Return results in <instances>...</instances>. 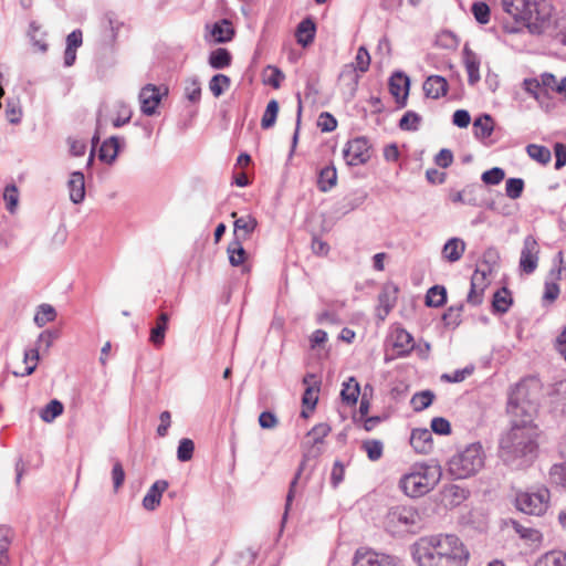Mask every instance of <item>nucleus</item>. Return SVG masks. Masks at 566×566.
I'll list each match as a JSON object with an SVG mask.
<instances>
[{
	"instance_id": "f257e3e1",
	"label": "nucleus",
	"mask_w": 566,
	"mask_h": 566,
	"mask_svg": "<svg viewBox=\"0 0 566 566\" xmlns=\"http://www.w3.org/2000/svg\"><path fill=\"white\" fill-rule=\"evenodd\" d=\"M511 427L500 439V458L513 468L530 464L536 457L538 428L534 423L537 401L528 381H520L509 394Z\"/></svg>"
},
{
	"instance_id": "f03ea898",
	"label": "nucleus",
	"mask_w": 566,
	"mask_h": 566,
	"mask_svg": "<svg viewBox=\"0 0 566 566\" xmlns=\"http://www.w3.org/2000/svg\"><path fill=\"white\" fill-rule=\"evenodd\" d=\"M412 556L418 566H465L470 554L458 536L438 534L421 537Z\"/></svg>"
},
{
	"instance_id": "7ed1b4c3",
	"label": "nucleus",
	"mask_w": 566,
	"mask_h": 566,
	"mask_svg": "<svg viewBox=\"0 0 566 566\" xmlns=\"http://www.w3.org/2000/svg\"><path fill=\"white\" fill-rule=\"evenodd\" d=\"M441 479V468L437 464L416 463L400 481V490L409 497H419L430 492Z\"/></svg>"
},
{
	"instance_id": "20e7f679",
	"label": "nucleus",
	"mask_w": 566,
	"mask_h": 566,
	"mask_svg": "<svg viewBox=\"0 0 566 566\" xmlns=\"http://www.w3.org/2000/svg\"><path fill=\"white\" fill-rule=\"evenodd\" d=\"M484 451L475 442L453 454L448 462V472L454 479H468L475 475L484 465Z\"/></svg>"
},
{
	"instance_id": "39448f33",
	"label": "nucleus",
	"mask_w": 566,
	"mask_h": 566,
	"mask_svg": "<svg viewBox=\"0 0 566 566\" xmlns=\"http://www.w3.org/2000/svg\"><path fill=\"white\" fill-rule=\"evenodd\" d=\"M559 18L554 12L549 0H541L532 11H528L522 23L532 35L552 39L557 30Z\"/></svg>"
},
{
	"instance_id": "423d86ee",
	"label": "nucleus",
	"mask_w": 566,
	"mask_h": 566,
	"mask_svg": "<svg viewBox=\"0 0 566 566\" xmlns=\"http://www.w3.org/2000/svg\"><path fill=\"white\" fill-rule=\"evenodd\" d=\"M384 527L391 535L416 533L420 527V515L412 506H392L384 517Z\"/></svg>"
},
{
	"instance_id": "0eeeda50",
	"label": "nucleus",
	"mask_w": 566,
	"mask_h": 566,
	"mask_svg": "<svg viewBox=\"0 0 566 566\" xmlns=\"http://www.w3.org/2000/svg\"><path fill=\"white\" fill-rule=\"evenodd\" d=\"M549 490L546 486L541 485L517 493L515 497V505L517 510L525 514L542 516L546 513L549 506Z\"/></svg>"
},
{
	"instance_id": "6e6552de",
	"label": "nucleus",
	"mask_w": 566,
	"mask_h": 566,
	"mask_svg": "<svg viewBox=\"0 0 566 566\" xmlns=\"http://www.w3.org/2000/svg\"><path fill=\"white\" fill-rule=\"evenodd\" d=\"M343 156L349 166L366 164L370 159L369 140L363 136L348 140L343 149Z\"/></svg>"
},
{
	"instance_id": "1a4fd4ad",
	"label": "nucleus",
	"mask_w": 566,
	"mask_h": 566,
	"mask_svg": "<svg viewBox=\"0 0 566 566\" xmlns=\"http://www.w3.org/2000/svg\"><path fill=\"white\" fill-rule=\"evenodd\" d=\"M352 566H399V562L394 556L360 547L354 554Z\"/></svg>"
},
{
	"instance_id": "9d476101",
	"label": "nucleus",
	"mask_w": 566,
	"mask_h": 566,
	"mask_svg": "<svg viewBox=\"0 0 566 566\" xmlns=\"http://www.w3.org/2000/svg\"><path fill=\"white\" fill-rule=\"evenodd\" d=\"M370 65V55L369 52L365 46H359L355 56V61L350 64H346L342 72L339 77L342 80H348L352 86V90L354 91L357 86L359 75L357 74V71L360 73H365L368 71Z\"/></svg>"
},
{
	"instance_id": "9b49d317",
	"label": "nucleus",
	"mask_w": 566,
	"mask_h": 566,
	"mask_svg": "<svg viewBox=\"0 0 566 566\" xmlns=\"http://www.w3.org/2000/svg\"><path fill=\"white\" fill-rule=\"evenodd\" d=\"M167 94V88L154 84H146L142 87L138 99L140 103V112L146 116H154L157 114V108Z\"/></svg>"
},
{
	"instance_id": "f8f14e48",
	"label": "nucleus",
	"mask_w": 566,
	"mask_h": 566,
	"mask_svg": "<svg viewBox=\"0 0 566 566\" xmlns=\"http://www.w3.org/2000/svg\"><path fill=\"white\" fill-rule=\"evenodd\" d=\"M539 244L534 235L530 234L524 238L518 268L525 274L535 272L539 260Z\"/></svg>"
},
{
	"instance_id": "ddd939ff",
	"label": "nucleus",
	"mask_w": 566,
	"mask_h": 566,
	"mask_svg": "<svg viewBox=\"0 0 566 566\" xmlns=\"http://www.w3.org/2000/svg\"><path fill=\"white\" fill-rule=\"evenodd\" d=\"M54 337L55 335L52 332L44 331L39 335L36 346L34 348H29L24 350V363L27 367L23 373H20V376H29L35 370L38 360L40 358L39 350L42 344L45 345V348H49L52 345ZM14 374L19 375V373Z\"/></svg>"
},
{
	"instance_id": "4468645a",
	"label": "nucleus",
	"mask_w": 566,
	"mask_h": 566,
	"mask_svg": "<svg viewBox=\"0 0 566 566\" xmlns=\"http://www.w3.org/2000/svg\"><path fill=\"white\" fill-rule=\"evenodd\" d=\"M541 0H501L503 10L515 21L523 22L528 11H532Z\"/></svg>"
},
{
	"instance_id": "2eb2a0df",
	"label": "nucleus",
	"mask_w": 566,
	"mask_h": 566,
	"mask_svg": "<svg viewBox=\"0 0 566 566\" xmlns=\"http://www.w3.org/2000/svg\"><path fill=\"white\" fill-rule=\"evenodd\" d=\"M398 287L392 284H386L378 295L377 316L384 321L394 308L397 301Z\"/></svg>"
},
{
	"instance_id": "dca6fc26",
	"label": "nucleus",
	"mask_w": 566,
	"mask_h": 566,
	"mask_svg": "<svg viewBox=\"0 0 566 566\" xmlns=\"http://www.w3.org/2000/svg\"><path fill=\"white\" fill-rule=\"evenodd\" d=\"M542 85L547 97L555 94L566 99V76L558 80L554 74L545 72L542 74Z\"/></svg>"
},
{
	"instance_id": "f3484780",
	"label": "nucleus",
	"mask_w": 566,
	"mask_h": 566,
	"mask_svg": "<svg viewBox=\"0 0 566 566\" xmlns=\"http://www.w3.org/2000/svg\"><path fill=\"white\" fill-rule=\"evenodd\" d=\"M465 249L467 244L461 238H450L442 248V259L449 263L458 262L463 256Z\"/></svg>"
},
{
	"instance_id": "a211bd4d",
	"label": "nucleus",
	"mask_w": 566,
	"mask_h": 566,
	"mask_svg": "<svg viewBox=\"0 0 566 566\" xmlns=\"http://www.w3.org/2000/svg\"><path fill=\"white\" fill-rule=\"evenodd\" d=\"M423 92L427 97L438 99L448 92V82L443 76L430 75L423 83Z\"/></svg>"
},
{
	"instance_id": "6ab92c4d",
	"label": "nucleus",
	"mask_w": 566,
	"mask_h": 566,
	"mask_svg": "<svg viewBox=\"0 0 566 566\" xmlns=\"http://www.w3.org/2000/svg\"><path fill=\"white\" fill-rule=\"evenodd\" d=\"M410 444L418 453H427L432 449V433L427 428H417L411 431Z\"/></svg>"
},
{
	"instance_id": "aec40b11",
	"label": "nucleus",
	"mask_w": 566,
	"mask_h": 566,
	"mask_svg": "<svg viewBox=\"0 0 566 566\" xmlns=\"http://www.w3.org/2000/svg\"><path fill=\"white\" fill-rule=\"evenodd\" d=\"M168 489L166 480H157L147 491L143 499V506L147 511H154L159 504L163 493Z\"/></svg>"
},
{
	"instance_id": "412c9836",
	"label": "nucleus",
	"mask_w": 566,
	"mask_h": 566,
	"mask_svg": "<svg viewBox=\"0 0 566 566\" xmlns=\"http://www.w3.org/2000/svg\"><path fill=\"white\" fill-rule=\"evenodd\" d=\"M410 86V80L407 75L403 73H396L390 77L389 81V90L390 93L396 97L397 102H400L401 104H406V99L408 96Z\"/></svg>"
},
{
	"instance_id": "4be33fe9",
	"label": "nucleus",
	"mask_w": 566,
	"mask_h": 566,
	"mask_svg": "<svg viewBox=\"0 0 566 566\" xmlns=\"http://www.w3.org/2000/svg\"><path fill=\"white\" fill-rule=\"evenodd\" d=\"M70 199L73 203H81L85 198V179L81 171H74L69 179Z\"/></svg>"
},
{
	"instance_id": "5701e85b",
	"label": "nucleus",
	"mask_w": 566,
	"mask_h": 566,
	"mask_svg": "<svg viewBox=\"0 0 566 566\" xmlns=\"http://www.w3.org/2000/svg\"><path fill=\"white\" fill-rule=\"evenodd\" d=\"M169 315L167 313H160L155 326L150 329L149 342L157 348H160L165 343Z\"/></svg>"
},
{
	"instance_id": "b1692460",
	"label": "nucleus",
	"mask_w": 566,
	"mask_h": 566,
	"mask_svg": "<svg viewBox=\"0 0 566 566\" xmlns=\"http://www.w3.org/2000/svg\"><path fill=\"white\" fill-rule=\"evenodd\" d=\"M210 34L216 43H226L232 40L234 30L232 23L223 19L211 27Z\"/></svg>"
},
{
	"instance_id": "393cba45",
	"label": "nucleus",
	"mask_w": 566,
	"mask_h": 566,
	"mask_svg": "<svg viewBox=\"0 0 566 566\" xmlns=\"http://www.w3.org/2000/svg\"><path fill=\"white\" fill-rule=\"evenodd\" d=\"M464 65L468 73V83L470 85H475L481 78L480 59L469 49H464Z\"/></svg>"
},
{
	"instance_id": "a878e982",
	"label": "nucleus",
	"mask_w": 566,
	"mask_h": 566,
	"mask_svg": "<svg viewBox=\"0 0 566 566\" xmlns=\"http://www.w3.org/2000/svg\"><path fill=\"white\" fill-rule=\"evenodd\" d=\"M392 345L399 355H405L412 349L413 338L406 329L397 328L392 333Z\"/></svg>"
},
{
	"instance_id": "bb28decb",
	"label": "nucleus",
	"mask_w": 566,
	"mask_h": 566,
	"mask_svg": "<svg viewBox=\"0 0 566 566\" xmlns=\"http://www.w3.org/2000/svg\"><path fill=\"white\" fill-rule=\"evenodd\" d=\"M315 23L311 19L302 20L296 29V40L302 46H307L313 42L315 36Z\"/></svg>"
},
{
	"instance_id": "cd10ccee",
	"label": "nucleus",
	"mask_w": 566,
	"mask_h": 566,
	"mask_svg": "<svg viewBox=\"0 0 566 566\" xmlns=\"http://www.w3.org/2000/svg\"><path fill=\"white\" fill-rule=\"evenodd\" d=\"M229 255V262L232 266H240L247 259V252L242 245L239 237L234 238L228 245L227 249Z\"/></svg>"
},
{
	"instance_id": "c85d7f7f",
	"label": "nucleus",
	"mask_w": 566,
	"mask_h": 566,
	"mask_svg": "<svg viewBox=\"0 0 566 566\" xmlns=\"http://www.w3.org/2000/svg\"><path fill=\"white\" fill-rule=\"evenodd\" d=\"M119 149V139L116 136H112L108 139H106L101 148H99V159L112 164L117 155Z\"/></svg>"
},
{
	"instance_id": "c756f323",
	"label": "nucleus",
	"mask_w": 566,
	"mask_h": 566,
	"mask_svg": "<svg viewBox=\"0 0 566 566\" xmlns=\"http://www.w3.org/2000/svg\"><path fill=\"white\" fill-rule=\"evenodd\" d=\"M359 392H360L359 384L354 377H350V378H348L347 381L343 382L340 397H342V400L344 402H346L347 405H350V406L355 405L358 400Z\"/></svg>"
},
{
	"instance_id": "7c9ffc66",
	"label": "nucleus",
	"mask_w": 566,
	"mask_h": 566,
	"mask_svg": "<svg viewBox=\"0 0 566 566\" xmlns=\"http://www.w3.org/2000/svg\"><path fill=\"white\" fill-rule=\"evenodd\" d=\"M474 136L479 139L489 138L493 133V120L489 114H483L474 119Z\"/></svg>"
},
{
	"instance_id": "2f4dec72",
	"label": "nucleus",
	"mask_w": 566,
	"mask_h": 566,
	"mask_svg": "<svg viewBox=\"0 0 566 566\" xmlns=\"http://www.w3.org/2000/svg\"><path fill=\"white\" fill-rule=\"evenodd\" d=\"M337 181V171L334 166H326L321 169L317 180L318 189L323 192L329 191Z\"/></svg>"
},
{
	"instance_id": "473e14b6",
	"label": "nucleus",
	"mask_w": 566,
	"mask_h": 566,
	"mask_svg": "<svg viewBox=\"0 0 566 566\" xmlns=\"http://www.w3.org/2000/svg\"><path fill=\"white\" fill-rule=\"evenodd\" d=\"M535 566H566V552L549 551L539 556Z\"/></svg>"
},
{
	"instance_id": "72a5a7b5",
	"label": "nucleus",
	"mask_w": 566,
	"mask_h": 566,
	"mask_svg": "<svg viewBox=\"0 0 566 566\" xmlns=\"http://www.w3.org/2000/svg\"><path fill=\"white\" fill-rule=\"evenodd\" d=\"M231 54L227 49L219 48L209 55V65L214 70H223L231 64Z\"/></svg>"
},
{
	"instance_id": "f704fd0d",
	"label": "nucleus",
	"mask_w": 566,
	"mask_h": 566,
	"mask_svg": "<svg viewBox=\"0 0 566 566\" xmlns=\"http://www.w3.org/2000/svg\"><path fill=\"white\" fill-rule=\"evenodd\" d=\"M258 221L251 214L242 216L240 218H237L234 221V234L235 238L239 237V232H243L242 239L248 238L256 228Z\"/></svg>"
},
{
	"instance_id": "c9c22d12",
	"label": "nucleus",
	"mask_w": 566,
	"mask_h": 566,
	"mask_svg": "<svg viewBox=\"0 0 566 566\" xmlns=\"http://www.w3.org/2000/svg\"><path fill=\"white\" fill-rule=\"evenodd\" d=\"M512 305L511 293L506 287L496 291L493 295L492 307L496 313H506Z\"/></svg>"
},
{
	"instance_id": "e433bc0d",
	"label": "nucleus",
	"mask_w": 566,
	"mask_h": 566,
	"mask_svg": "<svg viewBox=\"0 0 566 566\" xmlns=\"http://www.w3.org/2000/svg\"><path fill=\"white\" fill-rule=\"evenodd\" d=\"M315 376L308 375L303 379V382L307 385L305 392L303 394L302 402L303 406L306 407L310 411H313L316 407L318 400V388H314L311 386V382L314 381Z\"/></svg>"
},
{
	"instance_id": "4c0bfd02",
	"label": "nucleus",
	"mask_w": 566,
	"mask_h": 566,
	"mask_svg": "<svg viewBox=\"0 0 566 566\" xmlns=\"http://www.w3.org/2000/svg\"><path fill=\"white\" fill-rule=\"evenodd\" d=\"M523 88L538 102L547 97L542 85V75L539 77L525 78L523 81Z\"/></svg>"
},
{
	"instance_id": "58836bf2",
	"label": "nucleus",
	"mask_w": 566,
	"mask_h": 566,
	"mask_svg": "<svg viewBox=\"0 0 566 566\" xmlns=\"http://www.w3.org/2000/svg\"><path fill=\"white\" fill-rule=\"evenodd\" d=\"M447 301V290L441 285L430 287L426 295V304L431 307H439Z\"/></svg>"
},
{
	"instance_id": "ea45409f",
	"label": "nucleus",
	"mask_w": 566,
	"mask_h": 566,
	"mask_svg": "<svg viewBox=\"0 0 566 566\" xmlns=\"http://www.w3.org/2000/svg\"><path fill=\"white\" fill-rule=\"evenodd\" d=\"M231 81L229 76L224 74H216L209 82V90L214 97L221 96L229 87Z\"/></svg>"
},
{
	"instance_id": "a19ab883",
	"label": "nucleus",
	"mask_w": 566,
	"mask_h": 566,
	"mask_svg": "<svg viewBox=\"0 0 566 566\" xmlns=\"http://www.w3.org/2000/svg\"><path fill=\"white\" fill-rule=\"evenodd\" d=\"M433 398L434 394L431 390H423L420 392H416L412 396L410 403L415 411H422L432 403Z\"/></svg>"
},
{
	"instance_id": "79ce46f5",
	"label": "nucleus",
	"mask_w": 566,
	"mask_h": 566,
	"mask_svg": "<svg viewBox=\"0 0 566 566\" xmlns=\"http://www.w3.org/2000/svg\"><path fill=\"white\" fill-rule=\"evenodd\" d=\"M527 155L539 164H547L551 161V150L542 145L531 144L526 147Z\"/></svg>"
},
{
	"instance_id": "37998d69",
	"label": "nucleus",
	"mask_w": 566,
	"mask_h": 566,
	"mask_svg": "<svg viewBox=\"0 0 566 566\" xmlns=\"http://www.w3.org/2000/svg\"><path fill=\"white\" fill-rule=\"evenodd\" d=\"M56 317V312L50 304H41L34 316V323L42 327L45 324L53 322Z\"/></svg>"
},
{
	"instance_id": "c03bdc74",
	"label": "nucleus",
	"mask_w": 566,
	"mask_h": 566,
	"mask_svg": "<svg viewBox=\"0 0 566 566\" xmlns=\"http://www.w3.org/2000/svg\"><path fill=\"white\" fill-rule=\"evenodd\" d=\"M279 113V103L275 99H271L261 119V126L263 129H269L274 126Z\"/></svg>"
},
{
	"instance_id": "a18cd8bd",
	"label": "nucleus",
	"mask_w": 566,
	"mask_h": 566,
	"mask_svg": "<svg viewBox=\"0 0 566 566\" xmlns=\"http://www.w3.org/2000/svg\"><path fill=\"white\" fill-rule=\"evenodd\" d=\"M548 475L553 484L566 490V461L553 464L549 469Z\"/></svg>"
},
{
	"instance_id": "49530a36",
	"label": "nucleus",
	"mask_w": 566,
	"mask_h": 566,
	"mask_svg": "<svg viewBox=\"0 0 566 566\" xmlns=\"http://www.w3.org/2000/svg\"><path fill=\"white\" fill-rule=\"evenodd\" d=\"M63 405L61 401L51 400L40 412V417L45 422H52L56 417L63 412Z\"/></svg>"
},
{
	"instance_id": "de8ad7c7",
	"label": "nucleus",
	"mask_w": 566,
	"mask_h": 566,
	"mask_svg": "<svg viewBox=\"0 0 566 566\" xmlns=\"http://www.w3.org/2000/svg\"><path fill=\"white\" fill-rule=\"evenodd\" d=\"M193 451H195L193 441L188 438H182L178 444L177 459L180 462H187L192 459Z\"/></svg>"
},
{
	"instance_id": "09e8293b",
	"label": "nucleus",
	"mask_w": 566,
	"mask_h": 566,
	"mask_svg": "<svg viewBox=\"0 0 566 566\" xmlns=\"http://www.w3.org/2000/svg\"><path fill=\"white\" fill-rule=\"evenodd\" d=\"M471 12L475 20L481 24H486L490 21V7L482 1H476L472 3Z\"/></svg>"
},
{
	"instance_id": "8fccbe9b",
	"label": "nucleus",
	"mask_w": 566,
	"mask_h": 566,
	"mask_svg": "<svg viewBox=\"0 0 566 566\" xmlns=\"http://www.w3.org/2000/svg\"><path fill=\"white\" fill-rule=\"evenodd\" d=\"M363 449L370 461H377L382 455L384 444L380 440H367L363 443Z\"/></svg>"
},
{
	"instance_id": "3c124183",
	"label": "nucleus",
	"mask_w": 566,
	"mask_h": 566,
	"mask_svg": "<svg viewBox=\"0 0 566 566\" xmlns=\"http://www.w3.org/2000/svg\"><path fill=\"white\" fill-rule=\"evenodd\" d=\"M524 190V180L521 178H510L506 180L505 193L509 198L518 199Z\"/></svg>"
},
{
	"instance_id": "603ef678",
	"label": "nucleus",
	"mask_w": 566,
	"mask_h": 566,
	"mask_svg": "<svg viewBox=\"0 0 566 566\" xmlns=\"http://www.w3.org/2000/svg\"><path fill=\"white\" fill-rule=\"evenodd\" d=\"M421 117L412 112L408 111L399 120V127L402 130L415 132L418 129Z\"/></svg>"
},
{
	"instance_id": "864d4df0",
	"label": "nucleus",
	"mask_w": 566,
	"mask_h": 566,
	"mask_svg": "<svg viewBox=\"0 0 566 566\" xmlns=\"http://www.w3.org/2000/svg\"><path fill=\"white\" fill-rule=\"evenodd\" d=\"M317 126L322 132L331 133L336 129L337 120L331 113L323 112L318 116Z\"/></svg>"
},
{
	"instance_id": "5fc2aeb1",
	"label": "nucleus",
	"mask_w": 566,
	"mask_h": 566,
	"mask_svg": "<svg viewBox=\"0 0 566 566\" xmlns=\"http://www.w3.org/2000/svg\"><path fill=\"white\" fill-rule=\"evenodd\" d=\"M505 177V172L500 167H494L482 174L481 179L486 185H499Z\"/></svg>"
},
{
	"instance_id": "6e6d98bb",
	"label": "nucleus",
	"mask_w": 566,
	"mask_h": 566,
	"mask_svg": "<svg viewBox=\"0 0 566 566\" xmlns=\"http://www.w3.org/2000/svg\"><path fill=\"white\" fill-rule=\"evenodd\" d=\"M9 534V528L0 526V566H7L8 564Z\"/></svg>"
},
{
	"instance_id": "4d7b16f0",
	"label": "nucleus",
	"mask_w": 566,
	"mask_h": 566,
	"mask_svg": "<svg viewBox=\"0 0 566 566\" xmlns=\"http://www.w3.org/2000/svg\"><path fill=\"white\" fill-rule=\"evenodd\" d=\"M132 109L124 103L117 105V117L113 119L114 127L118 128L127 124L132 118Z\"/></svg>"
},
{
	"instance_id": "13d9d810",
	"label": "nucleus",
	"mask_w": 566,
	"mask_h": 566,
	"mask_svg": "<svg viewBox=\"0 0 566 566\" xmlns=\"http://www.w3.org/2000/svg\"><path fill=\"white\" fill-rule=\"evenodd\" d=\"M331 432V427L325 423H318L312 428L308 436L312 438L314 444L323 443L324 438Z\"/></svg>"
},
{
	"instance_id": "bf43d9fd",
	"label": "nucleus",
	"mask_w": 566,
	"mask_h": 566,
	"mask_svg": "<svg viewBox=\"0 0 566 566\" xmlns=\"http://www.w3.org/2000/svg\"><path fill=\"white\" fill-rule=\"evenodd\" d=\"M514 530L522 538L532 542H538L542 538V534L539 533L538 530L523 526L520 523H514Z\"/></svg>"
},
{
	"instance_id": "052dcab7",
	"label": "nucleus",
	"mask_w": 566,
	"mask_h": 566,
	"mask_svg": "<svg viewBox=\"0 0 566 566\" xmlns=\"http://www.w3.org/2000/svg\"><path fill=\"white\" fill-rule=\"evenodd\" d=\"M3 199L7 203V209L10 212H14L17 206H18V189L14 185L7 186L3 193Z\"/></svg>"
},
{
	"instance_id": "680f3d73",
	"label": "nucleus",
	"mask_w": 566,
	"mask_h": 566,
	"mask_svg": "<svg viewBox=\"0 0 566 566\" xmlns=\"http://www.w3.org/2000/svg\"><path fill=\"white\" fill-rule=\"evenodd\" d=\"M186 97L191 103H198L201 97V86L197 80H191L185 87Z\"/></svg>"
},
{
	"instance_id": "e2e57ef3",
	"label": "nucleus",
	"mask_w": 566,
	"mask_h": 566,
	"mask_svg": "<svg viewBox=\"0 0 566 566\" xmlns=\"http://www.w3.org/2000/svg\"><path fill=\"white\" fill-rule=\"evenodd\" d=\"M112 481L114 491L117 492L118 489L124 484L125 481V471L119 461H115L112 469Z\"/></svg>"
},
{
	"instance_id": "0e129e2a",
	"label": "nucleus",
	"mask_w": 566,
	"mask_h": 566,
	"mask_svg": "<svg viewBox=\"0 0 566 566\" xmlns=\"http://www.w3.org/2000/svg\"><path fill=\"white\" fill-rule=\"evenodd\" d=\"M268 71H270V74L264 82L273 88H279L285 77L283 72L276 66H268Z\"/></svg>"
},
{
	"instance_id": "69168bd1",
	"label": "nucleus",
	"mask_w": 566,
	"mask_h": 566,
	"mask_svg": "<svg viewBox=\"0 0 566 566\" xmlns=\"http://www.w3.org/2000/svg\"><path fill=\"white\" fill-rule=\"evenodd\" d=\"M39 32H40V27L35 22H31L30 28H29V35L33 42V45L36 46L40 51L45 52L48 49V45L42 35L38 36Z\"/></svg>"
},
{
	"instance_id": "338daca9",
	"label": "nucleus",
	"mask_w": 566,
	"mask_h": 566,
	"mask_svg": "<svg viewBox=\"0 0 566 566\" xmlns=\"http://www.w3.org/2000/svg\"><path fill=\"white\" fill-rule=\"evenodd\" d=\"M344 475L345 467L340 461L336 460L331 472V483L333 488H337L343 482Z\"/></svg>"
},
{
	"instance_id": "774afa93",
	"label": "nucleus",
	"mask_w": 566,
	"mask_h": 566,
	"mask_svg": "<svg viewBox=\"0 0 566 566\" xmlns=\"http://www.w3.org/2000/svg\"><path fill=\"white\" fill-rule=\"evenodd\" d=\"M556 29L552 40L566 45V15L559 18Z\"/></svg>"
}]
</instances>
